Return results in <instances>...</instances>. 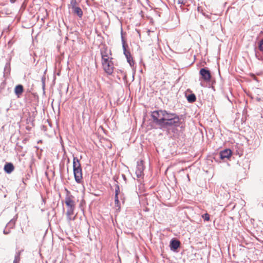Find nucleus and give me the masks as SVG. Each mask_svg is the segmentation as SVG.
I'll return each instance as SVG.
<instances>
[{"instance_id":"obj_1","label":"nucleus","mask_w":263,"mask_h":263,"mask_svg":"<svg viewBox=\"0 0 263 263\" xmlns=\"http://www.w3.org/2000/svg\"><path fill=\"white\" fill-rule=\"evenodd\" d=\"M65 191L66 194L65 198V202L67 208L66 215L67 221L70 222L76 219V216L73 217L72 216L74 214L76 204L73 200L74 197L71 194L70 191L67 189H65Z\"/></svg>"},{"instance_id":"obj_2","label":"nucleus","mask_w":263,"mask_h":263,"mask_svg":"<svg viewBox=\"0 0 263 263\" xmlns=\"http://www.w3.org/2000/svg\"><path fill=\"white\" fill-rule=\"evenodd\" d=\"M181 124L180 118L177 114L167 111L165 120L162 124L160 129L166 128L168 127H177L180 126Z\"/></svg>"},{"instance_id":"obj_3","label":"nucleus","mask_w":263,"mask_h":263,"mask_svg":"<svg viewBox=\"0 0 263 263\" xmlns=\"http://www.w3.org/2000/svg\"><path fill=\"white\" fill-rule=\"evenodd\" d=\"M73 172L75 181L78 183L83 182L82 168L80 160L77 157H73Z\"/></svg>"},{"instance_id":"obj_4","label":"nucleus","mask_w":263,"mask_h":263,"mask_svg":"<svg viewBox=\"0 0 263 263\" xmlns=\"http://www.w3.org/2000/svg\"><path fill=\"white\" fill-rule=\"evenodd\" d=\"M167 112V111L162 109L154 110L151 112V117L153 119V123L158 126V127L160 129L162 124L165 120Z\"/></svg>"},{"instance_id":"obj_5","label":"nucleus","mask_w":263,"mask_h":263,"mask_svg":"<svg viewBox=\"0 0 263 263\" xmlns=\"http://www.w3.org/2000/svg\"><path fill=\"white\" fill-rule=\"evenodd\" d=\"M121 41H122V47H123L124 54L126 58L127 62L129 63V64L130 65V66L131 67H133L134 66L135 62H134L133 58L131 55L129 50L127 49V48H128V45L126 44L125 39L123 35L122 28H121Z\"/></svg>"},{"instance_id":"obj_6","label":"nucleus","mask_w":263,"mask_h":263,"mask_svg":"<svg viewBox=\"0 0 263 263\" xmlns=\"http://www.w3.org/2000/svg\"><path fill=\"white\" fill-rule=\"evenodd\" d=\"M112 60V58H110L109 60L105 59L103 61H101L104 70L109 75H111L114 71V67Z\"/></svg>"},{"instance_id":"obj_7","label":"nucleus","mask_w":263,"mask_h":263,"mask_svg":"<svg viewBox=\"0 0 263 263\" xmlns=\"http://www.w3.org/2000/svg\"><path fill=\"white\" fill-rule=\"evenodd\" d=\"M199 74L200 76L199 80H202L206 82H210L212 78L210 71L207 68H201Z\"/></svg>"},{"instance_id":"obj_8","label":"nucleus","mask_w":263,"mask_h":263,"mask_svg":"<svg viewBox=\"0 0 263 263\" xmlns=\"http://www.w3.org/2000/svg\"><path fill=\"white\" fill-rule=\"evenodd\" d=\"M100 53L101 55L102 61H103L105 59L107 60L112 58L110 57L111 56V50L108 48V47L106 46H104L100 49Z\"/></svg>"},{"instance_id":"obj_9","label":"nucleus","mask_w":263,"mask_h":263,"mask_svg":"<svg viewBox=\"0 0 263 263\" xmlns=\"http://www.w3.org/2000/svg\"><path fill=\"white\" fill-rule=\"evenodd\" d=\"M145 167L144 162L142 160L138 161L137 163V167L136 170V174L137 178H140L144 175L143 171Z\"/></svg>"},{"instance_id":"obj_10","label":"nucleus","mask_w":263,"mask_h":263,"mask_svg":"<svg viewBox=\"0 0 263 263\" xmlns=\"http://www.w3.org/2000/svg\"><path fill=\"white\" fill-rule=\"evenodd\" d=\"M232 151L230 149L227 148L221 151L219 153V158L221 160L224 159H229L232 156Z\"/></svg>"},{"instance_id":"obj_11","label":"nucleus","mask_w":263,"mask_h":263,"mask_svg":"<svg viewBox=\"0 0 263 263\" xmlns=\"http://www.w3.org/2000/svg\"><path fill=\"white\" fill-rule=\"evenodd\" d=\"M181 243L179 240L176 238L172 239L170 241V247L171 250L176 251L180 246Z\"/></svg>"},{"instance_id":"obj_12","label":"nucleus","mask_w":263,"mask_h":263,"mask_svg":"<svg viewBox=\"0 0 263 263\" xmlns=\"http://www.w3.org/2000/svg\"><path fill=\"white\" fill-rule=\"evenodd\" d=\"M24 91L23 86L21 84L17 85L14 88V93L18 98H20Z\"/></svg>"},{"instance_id":"obj_13","label":"nucleus","mask_w":263,"mask_h":263,"mask_svg":"<svg viewBox=\"0 0 263 263\" xmlns=\"http://www.w3.org/2000/svg\"><path fill=\"white\" fill-rule=\"evenodd\" d=\"M11 71V66H10V62H7L5 64L4 69V77H7L10 73Z\"/></svg>"},{"instance_id":"obj_14","label":"nucleus","mask_w":263,"mask_h":263,"mask_svg":"<svg viewBox=\"0 0 263 263\" xmlns=\"http://www.w3.org/2000/svg\"><path fill=\"white\" fill-rule=\"evenodd\" d=\"M14 169V166L11 163H7L4 166V171L8 174L12 172Z\"/></svg>"},{"instance_id":"obj_15","label":"nucleus","mask_w":263,"mask_h":263,"mask_svg":"<svg viewBox=\"0 0 263 263\" xmlns=\"http://www.w3.org/2000/svg\"><path fill=\"white\" fill-rule=\"evenodd\" d=\"M72 13L77 14L79 17L82 18L83 12L81 8L79 7H74L72 9Z\"/></svg>"},{"instance_id":"obj_16","label":"nucleus","mask_w":263,"mask_h":263,"mask_svg":"<svg viewBox=\"0 0 263 263\" xmlns=\"http://www.w3.org/2000/svg\"><path fill=\"white\" fill-rule=\"evenodd\" d=\"M17 219V214H16L15 216L11 219L9 222L7 224V227L9 229H13L14 228L16 221Z\"/></svg>"},{"instance_id":"obj_17","label":"nucleus","mask_w":263,"mask_h":263,"mask_svg":"<svg viewBox=\"0 0 263 263\" xmlns=\"http://www.w3.org/2000/svg\"><path fill=\"white\" fill-rule=\"evenodd\" d=\"M16 151L18 153H21L22 156H24L26 151H23V147L22 145H20L18 143L16 144L15 147Z\"/></svg>"},{"instance_id":"obj_18","label":"nucleus","mask_w":263,"mask_h":263,"mask_svg":"<svg viewBox=\"0 0 263 263\" xmlns=\"http://www.w3.org/2000/svg\"><path fill=\"white\" fill-rule=\"evenodd\" d=\"M186 99L189 103H193L196 100V97L194 93H191L186 96Z\"/></svg>"},{"instance_id":"obj_19","label":"nucleus","mask_w":263,"mask_h":263,"mask_svg":"<svg viewBox=\"0 0 263 263\" xmlns=\"http://www.w3.org/2000/svg\"><path fill=\"white\" fill-rule=\"evenodd\" d=\"M22 251H23V250L19 251L16 252L13 263H19L21 259L20 255Z\"/></svg>"},{"instance_id":"obj_20","label":"nucleus","mask_w":263,"mask_h":263,"mask_svg":"<svg viewBox=\"0 0 263 263\" xmlns=\"http://www.w3.org/2000/svg\"><path fill=\"white\" fill-rule=\"evenodd\" d=\"M70 6L71 9H72L74 7H78V3L77 2V0H70Z\"/></svg>"},{"instance_id":"obj_21","label":"nucleus","mask_w":263,"mask_h":263,"mask_svg":"<svg viewBox=\"0 0 263 263\" xmlns=\"http://www.w3.org/2000/svg\"><path fill=\"white\" fill-rule=\"evenodd\" d=\"M115 187H115V197H117V196H118V195L120 193V187L118 183L116 184Z\"/></svg>"},{"instance_id":"obj_22","label":"nucleus","mask_w":263,"mask_h":263,"mask_svg":"<svg viewBox=\"0 0 263 263\" xmlns=\"http://www.w3.org/2000/svg\"><path fill=\"white\" fill-rule=\"evenodd\" d=\"M202 218L204 219V221H209L210 220V215L206 213L202 215Z\"/></svg>"},{"instance_id":"obj_23","label":"nucleus","mask_w":263,"mask_h":263,"mask_svg":"<svg viewBox=\"0 0 263 263\" xmlns=\"http://www.w3.org/2000/svg\"><path fill=\"white\" fill-rule=\"evenodd\" d=\"M255 57L259 60L263 61V55H261L258 51H255Z\"/></svg>"},{"instance_id":"obj_24","label":"nucleus","mask_w":263,"mask_h":263,"mask_svg":"<svg viewBox=\"0 0 263 263\" xmlns=\"http://www.w3.org/2000/svg\"><path fill=\"white\" fill-rule=\"evenodd\" d=\"M258 48L260 51L263 52V39L258 43Z\"/></svg>"},{"instance_id":"obj_25","label":"nucleus","mask_w":263,"mask_h":263,"mask_svg":"<svg viewBox=\"0 0 263 263\" xmlns=\"http://www.w3.org/2000/svg\"><path fill=\"white\" fill-rule=\"evenodd\" d=\"M45 80H46L45 77L44 76H43L41 79L42 84V88H43V90L45 89Z\"/></svg>"},{"instance_id":"obj_26","label":"nucleus","mask_w":263,"mask_h":263,"mask_svg":"<svg viewBox=\"0 0 263 263\" xmlns=\"http://www.w3.org/2000/svg\"><path fill=\"white\" fill-rule=\"evenodd\" d=\"M115 203L116 206L119 207V209H120L119 200L118 196L115 197Z\"/></svg>"},{"instance_id":"obj_27","label":"nucleus","mask_w":263,"mask_h":263,"mask_svg":"<svg viewBox=\"0 0 263 263\" xmlns=\"http://www.w3.org/2000/svg\"><path fill=\"white\" fill-rule=\"evenodd\" d=\"M249 75H250V76L251 77V78L253 80H255V81H258V79H257V78L256 77V76H255V74H254V73H250L249 74Z\"/></svg>"},{"instance_id":"obj_28","label":"nucleus","mask_w":263,"mask_h":263,"mask_svg":"<svg viewBox=\"0 0 263 263\" xmlns=\"http://www.w3.org/2000/svg\"><path fill=\"white\" fill-rule=\"evenodd\" d=\"M186 0H178V4L184 5Z\"/></svg>"},{"instance_id":"obj_29","label":"nucleus","mask_w":263,"mask_h":263,"mask_svg":"<svg viewBox=\"0 0 263 263\" xmlns=\"http://www.w3.org/2000/svg\"><path fill=\"white\" fill-rule=\"evenodd\" d=\"M10 230L7 231V230H4L3 231V233L4 234H8L10 233Z\"/></svg>"},{"instance_id":"obj_30","label":"nucleus","mask_w":263,"mask_h":263,"mask_svg":"<svg viewBox=\"0 0 263 263\" xmlns=\"http://www.w3.org/2000/svg\"><path fill=\"white\" fill-rule=\"evenodd\" d=\"M122 178L123 179V180L125 181V182H126V180H127V179H126V176L124 175V174H122Z\"/></svg>"},{"instance_id":"obj_31","label":"nucleus","mask_w":263,"mask_h":263,"mask_svg":"<svg viewBox=\"0 0 263 263\" xmlns=\"http://www.w3.org/2000/svg\"><path fill=\"white\" fill-rule=\"evenodd\" d=\"M41 128L42 130H43L44 131H46V126H45V125H42V127H41Z\"/></svg>"},{"instance_id":"obj_32","label":"nucleus","mask_w":263,"mask_h":263,"mask_svg":"<svg viewBox=\"0 0 263 263\" xmlns=\"http://www.w3.org/2000/svg\"><path fill=\"white\" fill-rule=\"evenodd\" d=\"M256 100L258 102H260L262 100V99L261 98H259V97H256Z\"/></svg>"},{"instance_id":"obj_33","label":"nucleus","mask_w":263,"mask_h":263,"mask_svg":"<svg viewBox=\"0 0 263 263\" xmlns=\"http://www.w3.org/2000/svg\"><path fill=\"white\" fill-rule=\"evenodd\" d=\"M85 202L84 200H82L80 204V207L81 208L83 205V203Z\"/></svg>"},{"instance_id":"obj_34","label":"nucleus","mask_w":263,"mask_h":263,"mask_svg":"<svg viewBox=\"0 0 263 263\" xmlns=\"http://www.w3.org/2000/svg\"><path fill=\"white\" fill-rule=\"evenodd\" d=\"M10 1L11 3H14L16 1V0H10Z\"/></svg>"},{"instance_id":"obj_35","label":"nucleus","mask_w":263,"mask_h":263,"mask_svg":"<svg viewBox=\"0 0 263 263\" xmlns=\"http://www.w3.org/2000/svg\"><path fill=\"white\" fill-rule=\"evenodd\" d=\"M43 202H45V199L42 198Z\"/></svg>"}]
</instances>
